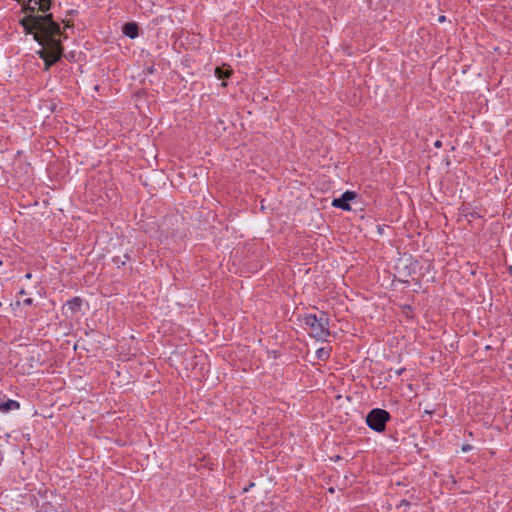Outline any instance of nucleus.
I'll use <instances>...</instances> for the list:
<instances>
[{
	"mask_svg": "<svg viewBox=\"0 0 512 512\" xmlns=\"http://www.w3.org/2000/svg\"><path fill=\"white\" fill-rule=\"evenodd\" d=\"M232 74V70L231 69H228V68H224V67H216L215 69V76L218 78V79H227L231 76Z\"/></svg>",
	"mask_w": 512,
	"mask_h": 512,
	"instance_id": "obj_10",
	"label": "nucleus"
},
{
	"mask_svg": "<svg viewBox=\"0 0 512 512\" xmlns=\"http://www.w3.org/2000/svg\"><path fill=\"white\" fill-rule=\"evenodd\" d=\"M20 408L19 402L8 399L7 401L0 402V411L2 413H8L13 410H18Z\"/></svg>",
	"mask_w": 512,
	"mask_h": 512,
	"instance_id": "obj_7",
	"label": "nucleus"
},
{
	"mask_svg": "<svg viewBox=\"0 0 512 512\" xmlns=\"http://www.w3.org/2000/svg\"><path fill=\"white\" fill-rule=\"evenodd\" d=\"M331 348H319L316 351V358L320 361H327L330 357Z\"/></svg>",
	"mask_w": 512,
	"mask_h": 512,
	"instance_id": "obj_11",
	"label": "nucleus"
},
{
	"mask_svg": "<svg viewBox=\"0 0 512 512\" xmlns=\"http://www.w3.org/2000/svg\"><path fill=\"white\" fill-rule=\"evenodd\" d=\"M19 293H20L21 295H25V294H26V292H25V290H24V289H22Z\"/></svg>",
	"mask_w": 512,
	"mask_h": 512,
	"instance_id": "obj_25",
	"label": "nucleus"
},
{
	"mask_svg": "<svg viewBox=\"0 0 512 512\" xmlns=\"http://www.w3.org/2000/svg\"><path fill=\"white\" fill-rule=\"evenodd\" d=\"M446 21V17L444 15H441L438 17V22L442 23Z\"/></svg>",
	"mask_w": 512,
	"mask_h": 512,
	"instance_id": "obj_18",
	"label": "nucleus"
},
{
	"mask_svg": "<svg viewBox=\"0 0 512 512\" xmlns=\"http://www.w3.org/2000/svg\"><path fill=\"white\" fill-rule=\"evenodd\" d=\"M67 307L72 311V313H76L80 311L82 306V299L80 297H74L66 302Z\"/></svg>",
	"mask_w": 512,
	"mask_h": 512,
	"instance_id": "obj_9",
	"label": "nucleus"
},
{
	"mask_svg": "<svg viewBox=\"0 0 512 512\" xmlns=\"http://www.w3.org/2000/svg\"><path fill=\"white\" fill-rule=\"evenodd\" d=\"M303 322L310 330V335L318 341H324L330 335L329 317L321 311L319 315L305 314Z\"/></svg>",
	"mask_w": 512,
	"mask_h": 512,
	"instance_id": "obj_3",
	"label": "nucleus"
},
{
	"mask_svg": "<svg viewBox=\"0 0 512 512\" xmlns=\"http://www.w3.org/2000/svg\"><path fill=\"white\" fill-rule=\"evenodd\" d=\"M139 25L136 22H127L122 26V32L130 39H135L139 36Z\"/></svg>",
	"mask_w": 512,
	"mask_h": 512,
	"instance_id": "obj_6",
	"label": "nucleus"
},
{
	"mask_svg": "<svg viewBox=\"0 0 512 512\" xmlns=\"http://www.w3.org/2000/svg\"><path fill=\"white\" fill-rule=\"evenodd\" d=\"M127 260H130V256L127 253L124 254V260L119 256H114L112 258L113 263L116 264L118 268L124 266Z\"/></svg>",
	"mask_w": 512,
	"mask_h": 512,
	"instance_id": "obj_12",
	"label": "nucleus"
},
{
	"mask_svg": "<svg viewBox=\"0 0 512 512\" xmlns=\"http://www.w3.org/2000/svg\"><path fill=\"white\" fill-rule=\"evenodd\" d=\"M35 0H26V3L21 7V11L25 16L19 20L26 35H32L33 39L41 44L45 36H63L67 39V34L62 30L59 21L54 19L52 13L39 14L40 10L37 9Z\"/></svg>",
	"mask_w": 512,
	"mask_h": 512,
	"instance_id": "obj_1",
	"label": "nucleus"
},
{
	"mask_svg": "<svg viewBox=\"0 0 512 512\" xmlns=\"http://www.w3.org/2000/svg\"><path fill=\"white\" fill-rule=\"evenodd\" d=\"M62 40H65L63 36H45L44 41H40L41 48L36 51V54L44 62V71H49L64 57Z\"/></svg>",
	"mask_w": 512,
	"mask_h": 512,
	"instance_id": "obj_2",
	"label": "nucleus"
},
{
	"mask_svg": "<svg viewBox=\"0 0 512 512\" xmlns=\"http://www.w3.org/2000/svg\"><path fill=\"white\" fill-rule=\"evenodd\" d=\"M434 146H435L436 148H440V147H442V142H441L440 140H437V141L434 143Z\"/></svg>",
	"mask_w": 512,
	"mask_h": 512,
	"instance_id": "obj_19",
	"label": "nucleus"
},
{
	"mask_svg": "<svg viewBox=\"0 0 512 512\" xmlns=\"http://www.w3.org/2000/svg\"><path fill=\"white\" fill-rule=\"evenodd\" d=\"M19 4H21V7L26 3V0H16Z\"/></svg>",
	"mask_w": 512,
	"mask_h": 512,
	"instance_id": "obj_22",
	"label": "nucleus"
},
{
	"mask_svg": "<svg viewBox=\"0 0 512 512\" xmlns=\"http://www.w3.org/2000/svg\"><path fill=\"white\" fill-rule=\"evenodd\" d=\"M77 13H78V11H77V10H74V9L67 11V15H69V16H74V15H76Z\"/></svg>",
	"mask_w": 512,
	"mask_h": 512,
	"instance_id": "obj_17",
	"label": "nucleus"
},
{
	"mask_svg": "<svg viewBox=\"0 0 512 512\" xmlns=\"http://www.w3.org/2000/svg\"><path fill=\"white\" fill-rule=\"evenodd\" d=\"M35 5L38 6L37 9L43 14H49L53 6V0H35Z\"/></svg>",
	"mask_w": 512,
	"mask_h": 512,
	"instance_id": "obj_8",
	"label": "nucleus"
},
{
	"mask_svg": "<svg viewBox=\"0 0 512 512\" xmlns=\"http://www.w3.org/2000/svg\"><path fill=\"white\" fill-rule=\"evenodd\" d=\"M390 420V413L381 408L370 410L366 416V424L368 427L378 433H382L386 430V425Z\"/></svg>",
	"mask_w": 512,
	"mask_h": 512,
	"instance_id": "obj_4",
	"label": "nucleus"
},
{
	"mask_svg": "<svg viewBox=\"0 0 512 512\" xmlns=\"http://www.w3.org/2000/svg\"><path fill=\"white\" fill-rule=\"evenodd\" d=\"M25 277H26L27 279H30V278L32 277V274H31V273H27V274L25 275Z\"/></svg>",
	"mask_w": 512,
	"mask_h": 512,
	"instance_id": "obj_23",
	"label": "nucleus"
},
{
	"mask_svg": "<svg viewBox=\"0 0 512 512\" xmlns=\"http://www.w3.org/2000/svg\"><path fill=\"white\" fill-rule=\"evenodd\" d=\"M23 303H24V305L30 306V305L33 304V299L32 298H26V299H24Z\"/></svg>",
	"mask_w": 512,
	"mask_h": 512,
	"instance_id": "obj_14",
	"label": "nucleus"
},
{
	"mask_svg": "<svg viewBox=\"0 0 512 512\" xmlns=\"http://www.w3.org/2000/svg\"><path fill=\"white\" fill-rule=\"evenodd\" d=\"M404 371H405V368H401V369L396 371V374L397 375H401Z\"/></svg>",
	"mask_w": 512,
	"mask_h": 512,
	"instance_id": "obj_20",
	"label": "nucleus"
},
{
	"mask_svg": "<svg viewBox=\"0 0 512 512\" xmlns=\"http://www.w3.org/2000/svg\"><path fill=\"white\" fill-rule=\"evenodd\" d=\"M471 450V446L469 444H465L462 446V451L467 452Z\"/></svg>",
	"mask_w": 512,
	"mask_h": 512,
	"instance_id": "obj_16",
	"label": "nucleus"
},
{
	"mask_svg": "<svg viewBox=\"0 0 512 512\" xmlns=\"http://www.w3.org/2000/svg\"><path fill=\"white\" fill-rule=\"evenodd\" d=\"M358 197L354 191L347 190L339 198H334L331 205L344 211H350V202Z\"/></svg>",
	"mask_w": 512,
	"mask_h": 512,
	"instance_id": "obj_5",
	"label": "nucleus"
},
{
	"mask_svg": "<svg viewBox=\"0 0 512 512\" xmlns=\"http://www.w3.org/2000/svg\"><path fill=\"white\" fill-rule=\"evenodd\" d=\"M410 505V502L406 499H402L400 501V505L399 506H409Z\"/></svg>",
	"mask_w": 512,
	"mask_h": 512,
	"instance_id": "obj_15",
	"label": "nucleus"
},
{
	"mask_svg": "<svg viewBox=\"0 0 512 512\" xmlns=\"http://www.w3.org/2000/svg\"><path fill=\"white\" fill-rule=\"evenodd\" d=\"M59 23L60 24L61 23L64 24V29H69V28H73L74 27L73 21L69 20V19H61V22H59Z\"/></svg>",
	"mask_w": 512,
	"mask_h": 512,
	"instance_id": "obj_13",
	"label": "nucleus"
},
{
	"mask_svg": "<svg viewBox=\"0 0 512 512\" xmlns=\"http://www.w3.org/2000/svg\"><path fill=\"white\" fill-rule=\"evenodd\" d=\"M73 57H74V55H73V54H70L69 56H67V59H68L69 61H71V59H72Z\"/></svg>",
	"mask_w": 512,
	"mask_h": 512,
	"instance_id": "obj_24",
	"label": "nucleus"
},
{
	"mask_svg": "<svg viewBox=\"0 0 512 512\" xmlns=\"http://www.w3.org/2000/svg\"><path fill=\"white\" fill-rule=\"evenodd\" d=\"M147 72H148L149 74H152V73L154 72V67H153V66H151L150 68H148Z\"/></svg>",
	"mask_w": 512,
	"mask_h": 512,
	"instance_id": "obj_21",
	"label": "nucleus"
}]
</instances>
